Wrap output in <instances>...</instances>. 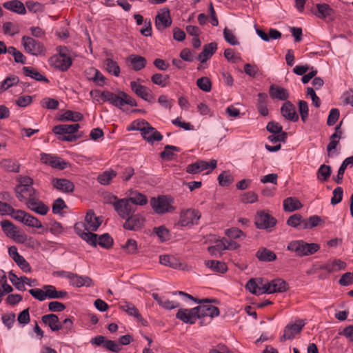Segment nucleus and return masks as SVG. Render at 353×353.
Masks as SVG:
<instances>
[{
  "label": "nucleus",
  "mask_w": 353,
  "mask_h": 353,
  "mask_svg": "<svg viewBox=\"0 0 353 353\" xmlns=\"http://www.w3.org/2000/svg\"><path fill=\"white\" fill-rule=\"evenodd\" d=\"M34 180L28 176H23V200L27 208L41 215H46L49 208L40 200V194L32 187Z\"/></svg>",
  "instance_id": "nucleus-1"
},
{
  "label": "nucleus",
  "mask_w": 353,
  "mask_h": 353,
  "mask_svg": "<svg viewBox=\"0 0 353 353\" xmlns=\"http://www.w3.org/2000/svg\"><path fill=\"white\" fill-rule=\"evenodd\" d=\"M95 93L94 98L97 97L103 99L104 101H108L114 106L121 109L125 105H129L132 107L137 106V103L134 99L123 91H119L117 94L113 93L108 90L100 92L99 90L91 91L90 94Z\"/></svg>",
  "instance_id": "nucleus-2"
},
{
  "label": "nucleus",
  "mask_w": 353,
  "mask_h": 353,
  "mask_svg": "<svg viewBox=\"0 0 353 353\" xmlns=\"http://www.w3.org/2000/svg\"><path fill=\"white\" fill-rule=\"evenodd\" d=\"M319 249V244L315 243H308L303 240L292 241L288 245V250L294 252L299 256L312 255Z\"/></svg>",
  "instance_id": "nucleus-3"
},
{
  "label": "nucleus",
  "mask_w": 353,
  "mask_h": 353,
  "mask_svg": "<svg viewBox=\"0 0 353 353\" xmlns=\"http://www.w3.org/2000/svg\"><path fill=\"white\" fill-rule=\"evenodd\" d=\"M108 203H112V200L115 201L113 203L114 210L123 219L133 214L137 209L128 199H118L114 195H110Z\"/></svg>",
  "instance_id": "nucleus-4"
},
{
  "label": "nucleus",
  "mask_w": 353,
  "mask_h": 353,
  "mask_svg": "<svg viewBox=\"0 0 353 353\" xmlns=\"http://www.w3.org/2000/svg\"><path fill=\"white\" fill-rule=\"evenodd\" d=\"M173 199L168 196H159L157 199L153 197L150 200V205L155 213L163 214L172 212L174 208L172 205Z\"/></svg>",
  "instance_id": "nucleus-5"
},
{
  "label": "nucleus",
  "mask_w": 353,
  "mask_h": 353,
  "mask_svg": "<svg viewBox=\"0 0 353 353\" xmlns=\"http://www.w3.org/2000/svg\"><path fill=\"white\" fill-rule=\"evenodd\" d=\"M276 219L265 212L264 210H259L254 216V224L256 228L259 230H265L268 232L272 231V228L276 224Z\"/></svg>",
  "instance_id": "nucleus-6"
},
{
  "label": "nucleus",
  "mask_w": 353,
  "mask_h": 353,
  "mask_svg": "<svg viewBox=\"0 0 353 353\" xmlns=\"http://www.w3.org/2000/svg\"><path fill=\"white\" fill-rule=\"evenodd\" d=\"M245 288L255 295L269 294L270 284L263 278H252L248 281Z\"/></svg>",
  "instance_id": "nucleus-7"
},
{
  "label": "nucleus",
  "mask_w": 353,
  "mask_h": 353,
  "mask_svg": "<svg viewBox=\"0 0 353 353\" xmlns=\"http://www.w3.org/2000/svg\"><path fill=\"white\" fill-rule=\"evenodd\" d=\"M23 48L27 53L33 56L44 55L46 52V48L43 43L26 36H23Z\"/></svg>",
  "instance_id": "nucleus-8"
},
{
  "label": "nucleus",
  "mask_w": 353,
  "mask_h": 353,
  "mask_svg": "<svg viewBox=\"0 0 353 353\" xmlns=\"http://www.w3.org/2000/svg\"><path fill=\"white\" fill-rule=\"evenodd\" d=\"M74 231L82 239L89 245L97 247L98 234L90 232L85 223L78 222L74 225Z\"/></svg>",
  "instance_id": "nucleus-9"
},
{
  "label": "nucleus",
  "mask_w": 353,
  "mask_h": 353,
  "mask_svg": "<svg viewBox=\"0 0 353 353\" xmlns=\"http://www.w3.org/2000/svg\"><path fill=\"white\" fill-rule=\"evenodd\" d=\"M60 275L65 276L70 281V284L76 288H81L83 286L90 287L93 285L92 279L88 276H81L75 273L62 271Z\"/></svg>",
  "instance_id": "nucleus-10"
},
{
  "label": "nucleus",
  "mask_w": 353,
  "mask_h": 353,
  "mask_svg": "<svg viewBox=\"0 0 353 353\" xmlns=\"http://www.w3.org/2000/svg\"><path fill=\"white\" fill-rule=\"evenodd\" d=\"M49 64L54 68L66 71L72 65V59L69 56L60 51L58 54L50 58Z\"/></svg>",
  "instance_id": "nucleus-11"
},
{
  "label": "nucleus",
  "mask_w": 353,
  "mask_h": 353,
  "mask_svg": "<svg viewBox=\"0 0 353 353\" xmlns=\"http://www.w3.org/2000/svg\"><path fill=\"white\" fill-rule=\"evenodd\" d=\"M200 218L201 213L199 211L194 209H188L181 212L179 224L183 227L196 225Z\"/></svg>",
  "instance_id": "nucleus-12"
},
{
  "label": "nucleus",
  "mask_w": 353,
  "mask_h": 353,
  "mask_svg": "<svg viewBox=\"0 0 353 353\" xmlns=\"http://www.w3.org/2000/svg\"><path fill=\"white\" fill-rule=\"evenodd\" d=\"M130 88L137 97L151 103L154 102V96L150 88L139 84L135 81L130 82Z\"/></svg>",
  "instance_id": "nucleus-13"
},
{
  "label": "nucleus",
  "mask_w": 353,
  "mask_h": 353,
  "mask_svg": "<svg viewBox=\"0 0 353 353\" xmlns=\"http://www.w3.org/2000/svg\"><path fill=\"white\" fill-rule=\"evenodd\" d=\"M199 316L196 307L192 309H180L176 314V319L188 324H194Z\"/></svg>",
  "instance_id": "nucleus-14"
},
{
  "label": "nucleus",
  "mask_w": 353,
  "mask_h": 353,
  "mask_svg": "<svg viewBox=\"0 0 353 353\" xmlns=\"http://www.w3.org/2000/svg\"><path fill=\"white\" fill-rule=\"evenodd\" d=\"M1 226L7 236L13 239L17 243H22V235L18 234L19 230L11 221L8 220L1 221Z\"/></svg>",
  "instance_id": "nucleus-15"
},
{
  "label": "nucleus",
  "mask_w": 353,
  "mask_h": 353,
  "mask_svg": "<svg viewBox=\"0 0 353 353\" xmlns=\"http://www.w3.org/2000/svg\"><path fill=\"white\" fill-rule=\"evenodd\" d=\"M170 10L166 8L159 12L155 17V26L157 30L162 31L169 28L172 24Z\"/></svg>",
  "instance_id": "nucleus-16"
},
{
  "label": "nucleus",
  "mask_w": 353,
  "mask_h": 353,
  "mask_svg": "<svg viewBox=\"0 0 353 353\" xmlns=\"http://www.w3.org/2000/svg\"><path fill=\"white\" fill-rule=\"evenodd\" d=\"M123 226L125 230L137 231L139 230L144 224L145 219L140 214H132L125 219Z\"/></svg>",
  "instance_id": "nucleus-17"
},
{
  "label": "nucleus",
  "mask_w": 353,
  "mask_h": 353,
  "mask_svg": "<svg viewBox=\"0 0 353 353\" xmlns=\"http://www.w3.org/2000/svg\"><path fill=\"white\" fill-rule=\"evenodd\" d=\"M201 305L196 307L197 314H199V319L209 316L211 319L218 316L220 314L219 309L214 305L208 303H200Z\"/></svg>",
  "instance_id": "nucleus-18"
},
{
  "label": "nucleus",
  "mask_w": 353,
  "mask_h": 353,
  "mask_svg": "<svg viewBox=\"0 0 353 353\" xmlns=\"http://www.w3.org/2000/svg\"><path fill=\"white\" fill-rule=\"evenodd\" d=\"M303 320H299V323L289 324L285 327L284 333L281 336V341L292 339L295 334L300 333L305 326Z\"/></svg>",
  "instance_id": "nucleus-19"
},
{
  "label": "nucleus",
  "mask_w": 353,
  "mask_h": 353,
  "mask_svg": "<svg viewBox=\"0 0 353 353\" xmlns=\"http://www.w3.org/2000/svg\"><path fill=\"white\" fill-rule=\"evenodd\" d=\"M51 183L53 188L64 193H72L74 192V185L68 179L53 178Z\"/></svg>",
  "instance_id": "nucleus-20"
},
{
  "label": "nucleus",
  "mask_w": 353,
  "mask_h": 353,
  "mask_svg": "<svg viewBox=\"0 0 353 353\" xmlns=\"http://www.w3.org/2000/svg\"><path fill=\"white\" fill-rule=\"evenodd\" d=\"M126 63L134 71H139L145 67L147 60L142 56L132 54L127 57Z\"/></svg>",
  "instance_id": "nucleus-21"
},
{
  "label": "nucleus",
  "mask_w": 353,
  "mask_h": 353,
  "mask_svg": "<svg viewBox=\"0 0 353 353\" xmlns=\"http://www.w3.org/2000/svg\"><path fill=\"white\" fill-rule=\"evenodd\" d=\"M281 112L283 117L290 121L296 122L299 120V116L296 111L295 106L289 101L285 102L281 108Z\"/></svg>",
  "instance_id": "nucleus-22"
},
{
  "label": "nucleus",
  "mask_w": 353,
  "mask_h": 353,
  "mask_svg": "<svg viewBox=\"0 0 353 353\" xmlns=\"http://www.w3.org/2000/svg\"><path fill=\"white\" fill-rule=\"evenodd\" d=\"M41 321L44 325L48 326L52 332L59 331L63 328L58 316L54 314L43 315L41 317Z\"/></svg>",
  "instance_id": "nucleus-23"
},
{
  "label": "nucleus",
  "mask_w": 353,
  "mask_h": 353,
  "mask_svg": "<svg viewBox=\"0 0 353 353\" xmlns=\"http://www.w3.org/2000/svg\"><path fill=\"white\" fill-rule=\"evenodd\" d=\"M143 138L149 143H153L154 141H160L163 139L162 134L152 127L150 123L147 125L143 132L141 133Z\"/></svg>",
  "instance_id": "nucleus-24"
},
{
  "label": "nucleus",
  "mask_w": 353,
  "mask_h": 353,
  "mask_svg": "<svg viewBox=\"0 0 353 353\" xmlns=\"http://www.w3.org/2000/svg\"><path fill=\"white\" fill-rule=\"evenodd\" d=\"M85 223L90 231H97L102 223L100 217L96 216L94 210H89L85 216Z\"/></svg>",
  "instance_id": "nucleus-25"
},
{
  "label": "nucleus",
  "mask_w": 353,
  "mask_h": 353,
  "mask_svg": "<svg viewBox=\"0 0 353 353\" xmlns=\"http://www.w3.org/2000/svg\"><path fill=\"white\" fill-rule=\"evenodd\" d=\"M216 50L217 43L216 42L204 45L202 52L198 55L199 61L203 63L206 62L216 52Z\"/></svg>",
  "instance_id": "nucleus-26"
},
{
  "label": "nucleus",
  "mask_w": 353,
  "mask_h": 353,
  "mask_svg": "<svg viewBox=\"0 0 353 353\" xmlns=\"http://www.w3.org/2000/svg\"><path fill=\"white\" fill-rule=\"evenodd\" d=\"M43 289L45 290V297L46 299H61L68 296V292L65 290H57L55 286L52 285H44Z\"/></svg>",
  "instance_id": "nucleus-27"
},
{
  "label": "nucleus",
  "mask_w": 353,
  "mask_h": 353,
  "mask_svg": "<svg viewBox=\"0 0 353 353\" xmlns=\"http://www.w3.org/2000/svg\"><path fill=\"white\" fill-rule=\"evenodd\" d=\"M317 10L315 15L320 19H328L332 20L334 19V11L327 3H317Z\"/></svg>",
  "instance_id": "nucleus-28"
},
{
  "label": "nucleus",
  "mask_w": 353,
  "mask_h": 353,
  "mask_svg": "<svg viewBox=\"0 0 353 353\" xmlns=\"http://www.w3.org/2000/svg\"><path fill=\"white\" fill-rule=\"evenodd\" d=\"M120 307L126 313H128V314L135 317L139 322L142 323V325H147L148 323L146 320L143 319L138 309L132 303L124 302L123 305H120Z\"/></svg>",
  "instance_id": "nucleus-29"
},
{
  "label": "nucleus",
  "mask_w": 353,
  "mask_h": 353,
  "mask_svg": "<svg viewBox=\"0 0 353 353\" xmlns=\"http://www.w3.org/2000/svg\"><path fill=\"white\" fill-rule=\"evenodd\" d=\"M270 290L269 294H273L276 292H284L288 290V283L282 279L277 278L269 281Z\"/></svg>",
  "instance_id": "nucleus-30"
},
{
  "label": "nucleus",
  "mask_w": 353,
  "mask_h": 353,
  "mask_svg": "<svg viewBox=\"0 0 353 353\" xmlns=\"http://www.w3.org/2000/svg\"><path fill=\"white\" fill-rule=\"evenodd\" d=\"M269 94L272 99L285 101L289 97V93L285 88L276 86L274 84L270 86Z\"/></svg>",
  "instance_id": "nucleus-31"
},
{
  "label": "nucleus",
  "mask_w": 353,
  "mask_h": 353,
  "mask_svg": "<svg viewBox=\"0 0 353 353\" xmlns=\"http://www.w3.org/2000/svg\"><path fill=\"white\" fill-rule=\"evenodd\" d=\"M80 128V125L78 123L75 124H60L55 125L52 132L57 134H74L78 131Z\"/></svg>",
  "instance_id": "nucleus-32"
},
{
  "label": "nucleus",
  "mask_w": 353,
  "mask_h": 353,
  "mask_svg": "<svg viewBox=\"0 0 353 353\" xmlns=\"http://www.w3.org/2000/svg\"><path fill=\"white\" fill-rule=\"evenodd\" d=\"M159 262L162 265L169 266L174 269H183V264L179 259L172 255H162L159 257Z\"/></svg>",
  "instance_id": "nucleus-33"
},
{
  "label": "nucleus",
  "mask_w": 353,
  "mask_h": 353,
  "mask_svg": "<svg viewBox=\"0 0 353 353\" xmlns=\"http://www.w3.org/2000/svg\"><path fill=\"white\" fill-rule=\"evenodd\" d=\"M256 258L263 262H271L276 259V254L265 248H261L256 253Z\"/></svg>",
  "instance_id": "nucleus-34"
},
{
  "label": "nucleus",
  "mask_w": 353,
  "mask_h": 353,
  "mask_svg": "<svg viewBox=\"0 0 353 353\" xmlns=\"http://www.w3.org/2000/svg\"><path fill=\"white\" fill-rule=\"evenodd\" d=\"M0 214L12 215L15 219L17 221L22 222V210H19L17 211V214L13 215L15 212L14 208L10 206L9 204L3 202H1L0 203Z\"/></svg>",
  "instance_id": "nucleus-35"
},
{
  "label": "nucleus",
  "mask_w": 353,
  "mask_h": 353,
  "mask_svg": "<svg viewBox=\"0 0 353 353\" xmlns=\"http://www.w3.org/2000/svg\"><path fill=\"white\" fill-rule=\"evenodd\" d=\"M152 296L158 304L165 310H172L179 306V303L178 302L164 299L159 296L157 293H152Z\"/></svg>",
  "instance_id": "nucleus-36"
},
{
  "label": "nucleus",
  "mask_w": 353,
  "mask_h": 353,
  "mask_svg": "<svg viewBox=\"0 0 353 353\" xmlns=\"http://www.w3.org/2000/svg\"><path fill=\"white\" fill-rule=\"evenodd\" d=\"M23 75L38 81H43L46 83L49 82V80L45 76L42 75L36 69L31 67L23 66Z\"/></svg>",
  "instance_id": "nucleus-37"
},
{
  "label": "nucleus",
  "mask_w": 353,
  "mask_h": 353,
  "mask_svg": "<svg viewBox=\"0 0 353 353\" xmlns=\"http://www.w3.org/2000/svg\"><path fill=\"white\" fill-rule=\"evenodd\" d=\"M205 264L208 268H210L214 272L219 273H224L228 270L226 264L222 261L210 260L205 261Z\"/></svg>",
  "instance_id": "nucleus-38"
},
{
  "label": "nucleus",
  "mask_w": 353,
  "mask_h": 353,
  "mask_svg": "<svg viewBox=\"0 0 353 353\" xmlns=\"http://www.w3.org/2000/svg\"><path fill=\"white\" fill-rule=\"evenodd\" d=\"M301 208L302 204L296 199L288 197L283 201V209L286 212H293Z\"/></svg>",
  "instance_id": "nucleus-39"
},
{
  "label": "nucleus",
  "mask_w": 353,
  "mask_h": 353,
  "mask_svg": "<svg viewBox=\"0 0 353 353\" xmlns=\"http://www.w3.org/2000/svg\"><path fill=\"white\" fill-rule=\"evenodd\" d=\"M1 167L8 172H19L20 164L14 159H3L0 162Z\"/></svg>",
  "instance_id": "nucleus-40"
},
{
  "label": "nucleus",
  "mask_w": 353,
  "mask_h": 353,
  "mask_svg": "<svg viewBox=\"0 0 353 353\" xmlns=\"http://www.w3.org/2000/svg\"><path fill=\"white\" fill-rule=\"evenodd\" d=\"M323 223H324V220H323L321 216L313 215L304 220L303 229H312L314 227L321 225Z\"/></svg>",
  "instance_id": "nucleus-41"
},
{
  "label": "nucleus",
  "mask_w": 353,
  "mask_h": 353,
  "mask_svg": "<svg viewBox=\"0 0 353 353\" xmlns=\"http://www.w3.org/2000/svg\"><path fill=\"white\" fill-rule=\"evenodd\" d=\"M106 70L115 77H119L120 74V67L117 61L110 58H107L104 61Z\"/></svg>",
  "instance_id": "nucleus-42"
},
{
  "label": "nucleus",
  "mask_w": 353,
  "mask_h": 353,
  "mask_svg": "<svg viewBox=\"0 0 353 353\" xmlns=\"http://www.w3.org/2000/svg\"><path fill=\"white\" fill-rule=\"evenodd\" d=\"M117 176V172L110 169L100 174L97 177L98 182L103 185L110 184L111 180Z\"/></svg>",
  "instance_id": "nucleus-43"
},
{
  "label": "nucleus",
  "mask_w": 353,
  "mask_h": 353,
  "mask_svg": "<svg viewBox=\"0 0 353 353\" xmlns=\"http://www.w3.org/2000/svg\"><path fill=\"white\" fill-rule=\"evenodd\" d=\"M128 199L134 206L136 205H144L148 203L147 196L137 191L132 192L131 196Z\"/></svg>",
  "instance_id": "nucleus-44"
},
{
  "label": "nucleus",
  "mask_w": 353,
  "mask_h": 353,
  "mask_svg": "<svg viewBox=\"0 0 353 353\" xmlns=\"http://www.w3.org/2000/svg\"><path fill=\"white\" fill-rule=\"evenodd\" d=\"M83 118L81 113L79 112L66 110L60 117L61 121H70L73 122L81 121Z\"/></svg>",
  "instance_id": "nucleus-45"
},
{
  "label": "nucleus",
  "mask_w": 353,
  "mask_h": 353,
  "mask_svg": "<svg viewBox=\"0 0 353 353\" xmlns=\"http://www.w3.org/2000/svg\"><path fill=\"white\" fill-rule=\"evenodd\" d=\"M20 81L19 77L10 75L7 77L2 82L0 86V92L7 90L12 86L17 85Z\"/></svg>",
  "instance_id": "nucleus-46"
},
{
  "label": "nucleus",
  "mask_w": 353,
  "mask_h": 353,
  "mask_svg": "<svg viewBox=\"0 0 353 353\" xmlns=\"http://www.w3.org/2000/svg\"><path fill=\"white\" fill-rule=\"evenodd\" d=\"M97 245L105 249H110L112 247L114 241L110 235L108 233L103 234L97 237Z\"/></svg>",
  "instance_id": "nucleus-47"
},
{
  "label": "nucleus",
  "mask_w": 353,
  "mask_h": 353,
  "mask_svg": "<svg viewBox=\"0 0 353 353\" xmlns=\"http://www.w3.org/2000/svg\"><path fill=\"white\" fill-rule=\"evenodd\" d=\"M332 169L330 165L323 164L320 166L316 172L317 179L321 181H326L330 176Z\"/></svg>",
  "instance_id": "nucleus-48"
},
{
  "label": "nucleus",
  "mask_w": 353,
  "mask_h": 353,
  "mask_svg": "<svg viewBox=\"0 0 353 353\" xmlns=\"http://www.w3.org/2000/svg\"><path fill=\"white\" fill-rule=\"evenodd\" d=\"M23 224L32 228H41V223L32 215L23 212Z\"/></svg>",
  "instance_id": "nucleus-49"
},
{
  "label": "nucleus",
  "mask_w": 353,
  "mask_h": 353,
  "mask_svg": "<svg viewBox=\"0 0 353 353\" xmlns=\"http://www.w3.org/2000/svg\"><path fill=\"white\" fill-rule=\"evenodd\" d=\"M3 6L9 10L22 14V2L19 0H12L6 1L3 4Z\"/></svg>",
  "instance_id": "nucleus-50"
},
{
  "label": "nucleus",
  "mask_w": 353,
  "mask_h": 353,
  "mask_svg": "<svg viewBox=\"0 0 353 353\" xmlns=\"http://www.w3.org/2000/svg\"><path fill=\"white\" fill-rule=\"evenodd\" d=\"M170 76L163 75L161 73H156L151 77V81L156 85H158L162 88L165 87L168 83Z\"/></svg>",
  "instance_id": "nucleus-51"
},
{
  "label": "nucleus",
  "mask_w": 353,
  "mask_h": 353,
  "mask_svg": "<svg viewBox=\"0 0 353 353\" xmlns=\"http://www.w3.org/2000/svg\"><path fill=\"white\" fill-rule=\"evenodd\" d=\"M121 248L128 254H134L138 250L137 243L134 239H129L125 244L121 245Z\"/></svg>",
  "instance_id": "nucleus-52"
},
{
  "label": "nucleus",
  "mask_w": 353,
  "mask_h": 353,
  "mask_svg": "<svg viewBox=\"0 0 353 353\" xmlns=\"http://www.w3.org/2000/svg\"><path fill=\"white\" fill-rule=\"evenodd\" d=\"M219 185L221 186H229L234 181V178L228 171H224L218 176Z\"/></svg>",
  "instance_id": "nucleus-53"
},
{
  "label": "nucleus",
  "mask_w": 353,
  "mask_h": 353,
  "mask_svg": "<svg viewBox=\"0 0 353 353\" xmlns=\"http://www.w3.org/2000/svg\"><path fill=\"white\" fill-rule=\"evenodd\" d=\"M304 220L300 214H294L288 218L287 224L293 228H297L299 225H301L303 228Z\"/></svg>",
  "instance_id": "nucleus-54"
},
{
  "label": "nucleus",
  "mask_w": 353,
  "mask_h": 353,
  "mask_svg": "<svg viewBox=\"0 0 353 353\" xmlns=\"http://www.w3.org/2000/svg\"><path fill=\"white\" fill-rule=\"evenodd\" d=\"M196 85L204 92H210L212 88V82L208 77H203L196 80Z\"/></svg>",
  "instance_id": "nucleus-55"
},
{
  "label": "nucleus",
  "mask_w": 353,
  "mask_h": 353,
  "mask_svg": "<svg viewBox=\"0 0 353 353\" xmlns=\"http://www.w3.org/2000/svg\"><path fill=\"white\" fill-rule=\"evenodd\" d=\"M149 125V123L145 120H136L134 121L130 126L128 127L127 130H139L141 133L143 132V130L145 129L146 126Z\"/></svg>",
  "instance_id": "nucleus-56"
},
{
  "label": "nucleus",
  "mask_w": 353,
  "mask_h": 353,
  "mask_svg": "<svg viewBox=\"0 0 353 353\" xmlns=\"http://www.w3.org/2000/svg\"><path fill=\"white\" fill-rule=\"evenodd\" d=\"M222 250H236L239 248V244L233 240H228L226 238H223L220 243Z\"/></svg>",
  "instance_id": "nucleus-57"
},
{
  "label": "nucleus",
  "mask_w": 353,
  "mask_h": 353,
  "mask_svg": "<svg viewBox=\"0 0 353 353\" xmlns=\"http://www.w3.org/2000/svg\"><path fill=\"white\" fill-rule=\"evenodd\" d=\"M49 165L52 168L63 170L68 166L69 163L60 157H53L52 161L49 162Z\"/></svg>",
  "instance_id": "nucleus-58"
},
{
  "label": "nucleus",
  "mask_w": 353,
  "mask_h": 353,
  "mask_svg": "<svg viewBox=\"0 0 353 353\" xmlns=\"http://www.w3.org/2000/svg\"><path fill=\"white\" fill-rule=\"evenodd\" d=\"M8 254L10 257L17 263V265L22 269V256L18 253L16 246H11L8 248Z\"/></svg>",
  "instance_id": "nucleus-59"
},
{
  "label": "nucleus",
  "mask_w": 353,
  "mask_h": 353,
  "mask_svg": "<svg viewBox=\"0 0 353 353\" xmlns=\"http://www.w3.org/2000/svg\"><path fill=\"white\" fill-rule=\"evenodd\" d=\"M153 230L161 241H165L169 239V230L165 226L154 228Z\"/></svg>",
  "instance_id": "nucleus-60"
},
{
  "label": "nucleus",
  "mask_w": 353,
  "mask_h": 353,
  "mask_svg": "<svg viewBox=\"0 0 353 353\" xmlns=\"http://www.w3.org/2000/svg\"><path fill=\"white\" fill-rule=\"evenodd\" d=\"M67 208L68 206L65 203L63 199L58 198L54 201L52 204V211L55 214H61V211Z\"/></svg>",
  "instance_id": "nucleus-61"
},
{
  "label": "nucleus",
  "mask_w": 353,
  "mask_h": 353,
  "mask_svg": "<svg viewBox=\"0 0 353 353\" xmlns=\"http://www.w3.org/2000/svg\"><path fill=\"white\" fill-rule=\"evenodd\" d=\"M41 105L44 108L57 110L59 106V101L54 99L46 98L41 101Z\"/></svg>",
  "instance_id": "nucleus-62"
},
{
  "label": "nucleus",
  "mask_w": 353,
  "mask_h": 353,
  "mask_svg": "<svg viewBox=\"0 0 353 353\" xmlns=\"http://www.w3.org/2000/svg\"><path fill=\"white\" fill-rule=\"evenodd\" d=\"M26 5L28 10L34 13L41 12L44 10V5L39 2L29 1L26 3Z\"/></svg>",
  "instance_id": "nucleus-63"
},
{
  "label": "nucleus",
  "mask_w": 353,
  "mask_h": 353,
  "mask_svg": "<svg viewBox=\"0 0 353 353\" xmlns=\"http://www.w3.org/2000/svg\"><path fill=\"white\" fill-rule=\"evenodd\" d=\"M223 36L225 40L230 45L236 46L239 43L236 36L228 28H224Z\"/></svg>",
  "instance_id": "nucleus-64"
}]
</instances>
